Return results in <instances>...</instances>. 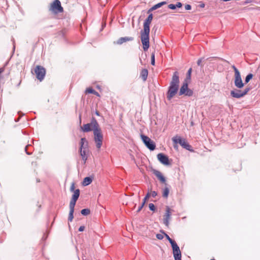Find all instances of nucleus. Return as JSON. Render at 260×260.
<instances>
[{"label":"nucleus","instance_id":"nucleus-1","mask_svg":"<svg viewBox=\"0 0 260 260\" xmlns=\"http://www.w3.org/2000/svg\"><path fill=\"white\" fill-rule=\"evenodd\" d=\"M152 19L153 15L151 13L145 20L143 24V29L141 31V40L144 51H147L149 48L150 24Z\"/></svg>","mask_w":260,"mask_h":260},{"label":"nucleus","instance_id":"nucleus-2","mask_svg":"<svg viewBox=\"0 0 260 260\" xmlns=\"http://www.w3.org/2000/svg\"><path fill=\"white\" fill-rule=\"evenodd\" d=\"M179 73L177 71L175 72L167 94V98L169 100H171L177 93L179 89Z\"/></svg>","mask_w":260,"mask_h":260},{"label":"nucleus","instance_id":"nucleus-3","mask_svg":"<svg viewBox=\"0 0 260 260\" xmlns=\"http://www.w3.org/2000/svg\"><path fill=\"white\" fill-rule=\"evenodd\" d=\"M79 195L80 190L79 189H76L74 191V193L72 195V199L70 203V213L68 219L71 222L73 220L74 218L73 213L74 212V207L76 205V203L79 198Z\"/></svg>","mask_w":260,"mask_h":260},{"label":"nucleus","instance_id":"nucleus-4","mask_svg":"<svg viewBox=\"0 0 260 260\" xmlns=\"http://www.w3.org/2000/svg\"><path fill=\"white\" fill-rule=\"evenodd\" d=\"M233 69L235 74H234V84L235 86L241 89L244 86V83L243 82L241 76L239 71L236 68V67L233 65L232 66Z\"/></svg>","mask_w":260,"mask_h":260},{"label":"nucleus","instance_id":"nucleus-5","mask_svg":"<svg viewBox=\"0 0 260 260\" xmlns=\"http://www.w3.org/2000/svg\"><path fill=\"white\" fill-rule=\"evenodd\" d=\"M99 127V125L94 118H92L91 122L84 124L81 128L83 132H88L91 131L94 132V129H98Z\"/></svg>","mask_w":260,"mask_h":260},{"label":"nucleus","instance_id":"nucleus-6","mask_svg":"<svg viewBox=\"0 0 260 260\" xmlns=\"http://www.w3.org/2000/svg\"><path fill=\"white\" fill-rule=\"evenodd\" d=\"M49 8V10L55 14L62 13L63 11V8L59 0L54 1L50 4Z\"/></svg>","mask_w":260,"mask_h":260},{"label":"nucleus","instance_id":"nucleus-7","mask_svg":"<svg viewBox=\"0 0 260 260\" xmlns=\"http://www.w3.org/2000/svg\"><path fill=\"white\" fill-rule=\"evenodd\" d=\"M93 134L96 147L98 149H100L102 145L103 141V136L101 128L99 127L98 129H94Z\"/></svg>","mask_w":260,"mask_h":260},{"label":"nucleus","instance_id":"nucleus-8","mask_svg":"<svg viewBox=\"0 0 260 260\" xmlns=\"http://www.w3.org/2000/svg\"><path fill=\"white\" fill-rule=\"evenodd\" d=\"M250 90V88L246 87L244 90L234 89L231 91V95L234 98L240 99L246 95Z\"/></svg>","mask_w":260,"mask_h":260},{"label":"nucleus","instance_id":"nucleus-9","mask_svg":"<svg viewBox=\"0 0 260 260\" xmlns=\"http://www.w3.org/2000/svg\"><path fill=\"white\" fill-rule=\"evenodd\" d=\"M172 140L175 144L179 143L180 145L186 149L191 151V146L187 142L185 139H181L179 136H176L172 138Z\"/></svg>","mask_w":260,"mask_h":260},{"label":"nucleus","instance_id":"nucleus-10","mask_svg":"<svg viewBox=\"0 0 260 260\" xmlns=\"http://www.w3.org/2000/svg\"><path fill=\"white\" fill-rule=\"evenodd\" d=\"M179 94L180 95L184 94L188 96L192 95L193 91L188 88L187 81H186V80H185L182 85L181 86L179 90Z\"/></svg>","mask_w":260,"mask_h":260},{"label":"nucleus","instance_id":"nucleus-11","mask_svg":"<svg viewBox=\"0 0 260 260\" xmlns=\"http://www.w3.org/2000/svg\"><path fill=\"white\" fill-rule=\"evenodd\" d=\"M141 138L146 147L150 150H154L155 149V143L148 137L141 135Z\"/></svg>","mask_w":260,"mask_h":260},{"label":"nucleus","instance_id":"nucleus-12","mask_svg":"<svg viewBox=\"0 0 260 260\" xmlns=\"http://www.w3.org/2000/svg\"><path fill=\"white\" fill-rule=\"evenodd\" d=\"M37 78L40 81L44 78L46 74V70L44 68L41 66H37L34 70Z\"/></svg>","mask_w":260,"mask_h":260},{"label":"nucleus","instance_id":"nucleus-13","mask_svg":"<svg viewBox=\"0 0 260 260\" xmlns=\"http://www.w3.org/2000/svg\"><path fill=\"white\" fill-rule=\"evenodd\" d=\"M171 246L175 260H181V251L177 243H176Z\"/></svg>","mask_w":260,"mask_h":260},{"label":"nucleus","instance_id":"nucleus-14","mask_svg":"<svg viewBox=\"0 0 260 260\" xmlns=\"http://www.w3.org/2000/svg\"><path fill=\"white\" fill-rule=\"evenodd\" d=\"M157 159L163 165L169 166L171 165L168 157L163 153H158L157 155Z\"/></svg>","mask_w":260,"mask_h":260},{"label":"nucleus","instance_id":"nucleus-15","mask_svg":"<svg viewBox=\"0 0 260 260\" xmlns=\"http://www.w3.org/2000/svg\"><path fill=\"white\" fill-rule=\"evenodd\" d=\"M171 209L168 206H167L166 207V213L164 215V223L167 226L169 225V220L171 218Z\"/></svg>","mask_w":260,"mask_h":260},{"label":"nucleus","instance_id":"nucleus-16","mask_svg":"<svg viewBox=\"0 0 260 260\" xmlns=\"http://www.w3.org/2000/svg\"><path fill=\"white\" fill-rule=\"evenodd\" d=\"M79 152L80 156L82 157V160L83 161V164H85L88 158V149H81L79 150Z\"/></svg>","mask_w":260,"mask_h":260},{"label":"nucleus","instance_id":"nucleus-17","mask_svg":"<svg viewBox=\"0 0 260 260\" xmlns=\"http://www.w3.org/2000/svg\"><path fill=\"white\" fill-rule=\"evenodd\" d=\"M85 149H88V142L85 138H82L80 140L79 150Z\"/></svg>","mask_w":260,"mask_h":260},{"label":"nucleus","instance_id":"nucleus-18","mask_svg":"<svg viewBox=\"0 0 260 260\" xmlns=\"http://www.w3.org/2000/svg\"><path fill=\"white\" fill-rule=\"evenodd\" d=\"M154 174L162 183H165L166 179L162 174L158 171H154Z\"/></svg>","mask_w":260,"mask_h":260},{"label":"nucleus","instance_id":"nucleus-19","mask_svg":"<svg viewBox=\"0 0 260 260\" xmlns=\"http://www.w3.org/2000/svg\"><path fill=\"white\" fill-rule=\"evenodd\" d=\"M133 40V38L132 37H122L118 40L117 41V44H122V43L126 42L127 41H132Z\"/></svg>","mask_w":260,"mask_h":260},{"label":"nucleus","instance_id":"nucleus-20","mask_svg":"<svg viewBox=\"0 0 260 260\" xmlns=\"http://www.w3.org/2000/svg\"><path fill=\"white\" fill-rule=\"evenodd\" d=\"M140 76L143 81H146L148 76V71L147 69H143L141 72Z\"/></svg>","mask_w":260,"mask_h":260},{"label":"nucleus","instance_id":"nucleus-21","mask_svg":"<svg viewBox=\"0 0 260 260\" xmlns=\"http://www.w3.org/2000/svg\"><path fill=\"white\" fill-rule=\"evenodd\" d=\"M167 3L166 2H160L159 3H158L155 5H154L149 10L148 12H150V11H153V10H155L159 8H160V7H161L162 6L166 4Z\"/></svg>","mask_w":260,"mask_h":260},{"label":"nucleus","instance_id":"nucleus-22","mask_svg":"<svg viewBox=\"0 0 260 260\" xmlns=\"http://www.w3.org/2000/svg\"><path fill=\"white\" fill-rule=\"evenodd\" d=\"M92 182V179L90 177H85L83 181V185L84 186H87L90 184Z\"/></svg>","mask_w":260,"mask_h":260},{"label":"nucleus","instance_id":"nucleus-23","mask_svg":"<svg viewBox=\"0 0 260 260\" xmlns=\"http://www.w3.org/2000/svg\"><path fill=\"white\" fill-rule=\"evenodd\" d=\"M166 237L167 239L169 241L171 245H173L174 244L176 243V242L174 240H173L167 234H166L164 232L160 231Z\"/></svg>","mask_w":260,"mask_h":260},{"label":"nucleus","instance_id":"nucleus-24","mask_svg":"<svg viewBox=\"0 0 260 260\" xmlns=\"http://www.w3.org/2000/svg\"><path fill=\"white\" fill-rule=\"evenodd\" d=\"M169 193V189L168 187H165L163 190L162 192V196L165 198H167Z\"/></svg>","mask_w":260,"mask_h":260},{"label":"nucleus","instance_id":"nucleus-25","mask_svg":"<svg viewBox=\"0 0 260 260\" xmlns=\"http://www.w3.org/2000/svg\"><path fill=\"white\" fill-rule=\"evenodd\" d=\"M81 213L83 215L86 216V215H89L90 213V211L89 209H84L81 211Z\"/></svg>","mask_w":260,"mask_h":260},{"label":"nucleus","instance_id":"nucleus-26","mask_svg":"<svg viewBox=\"0 0 260 260\" xmlns=\"http://www.w3.org/2000/svg\"><path fill=\"white\" fill-rule=\"evenodd\" d=\"M253 77L252 74H249L245 78V82L247 83Z\"/></svg>","mask_w":260,"mask_h":260},{"label":"nucleus","instance_id":"nucleus-27","mask_svg":"<svg viewBox=\"0 0 260 260\" xmlns=\"http://www.w3.org/2000/svg\"><path fill=\"white\" fill-rule=\"evenodd\" d=\"M150 197V193H149V192H148L146 196L144 198L143 203L142 204H143V205H145V203L146 202V201Z\"/></svg>","mask_w":260,"mask_h":260},{"label":"nucleus","instance_id":"nucleus-28","mask_svg":"<svg viewBox=\"0 0 260 260\" xmlns=\"http://www.w3.org/2000/svg\"><path fill=\"white\" fill-rule=\"evenodd\" d=\"M94 91L95 90L94 89H93L92 88L89 87V88H87L86 89L85 93H92V94H93Z\"/></svg>","mask_w":260,"mask_h":260},{"label":"nucleus","instance_id":"nucleus-29","mask_svg":"<svg viewBox=\"0 0 260 260\" xmlns=\"http://www.w3.org/2000/svg\"><path fill=\"white\" fill-rule=\"evenodd\" d=\"M191 72H192V69L191 68H190L188 70V72H187V77H186V79L185 80H186V81L187 80H190V76H191Z\"/></svg>","mask_w":260,"mask_h":260},{"label":"nucleus","instance_id":"nucleus-30","mask_svg":"<svg viewBox=\"0 0 260 260\" xmlns=\"http://www.w3.org/2000/svg\"><path fill=\"white\" fill-rule=\"evenodd\" d=\"M151 64L154 66L155 64V55L154 53H152L151 56Z\"/></svg>","mask_w":260,"mask_h":260},{"label":"nucleus","instance_id":"nucleus-31","mask_svg":"<svg viewBox=\"0 0 260 260\" xmlns=\"http://www.w3.org/2000/svg\"><path fill=\"white\" fill-rule=\"evenodd\" d=\"M149 209L151 211H154L155 210V207L154 205L152 203H150L149 204Z\"/></svg>","mask_w":260,"mask_h":260},{"label":"nucleus","instance_id":"nucleus-32","mask_svg":"<svg viewBox=\"0 0 260 260\" xmlns=\"http://www.w3.org/2000/svg\"><path fill=\"white\" fill-rule=\"evenodd\" d=\"M149 192L150 193V197L152 196L153 198H155L157 196V192L156 191H151V190H150Z\"/></svg>","mask_w":260,"mask_h":260},{"label":"nucleus","instance_id":"nucleus-33","mask_svg":"<svg viewBox=\"0 0 260 260\" xmlns=\"http://www.w3.org/2000/svg\"><path fill=\"white\" fill-rule=\"evenodd\" d=\"M156 238L159 240H162L164 238V234H157L156 235Z\"/></svg>","mask_w":260,"mask_h":260},{"label":"nucleus","instance_id":"nucleus-34","mask_svg":"<svg viewBox=\"0 0 260 260\" xmlns=\"http://www.w3.org/2000/svg\"><path fill=\"white\" fill-rule=\"evenodd\" d=\"M168 8L170 9L174 10L176 8L175 5L170 4L168 5Z\"/></svg>","mask_w":260,"mask_h":260},{"label":"nucleus","instance_id":"nucleus-35","mask_svg":"<svg viewBox=\"0 0 260 260\" xmlns=\"http://www.w3.org/2000/svg\"><path fill=\"white\" fill-rule=\"evenodd\" d=\"M202 60L203 58H200L198 59L197 61V64L199 66L203 67V64H202Z\"/></svg>","mask_w":260,"mask_h":260},{"label":"nucleus","instance_id":"nucleus-36","mask_svg":"<svg viewBox=\"0 0 260 260\" xmlns=\"http://www.w3.org/2000/svg\"><path fill=\"white\" fill-rule=\"evenodd\" d=\"M75 189V184L74 183H73L71 186V187H70V190L71 191H75L76 190H74Z\"/></svg>","mask_w":260,"mask_h":260},{"label":"nucleus","instance_id":"nucleus-37","mask_svg":"<svg viewBox=\"0 0 260 260\" xmlns=\"http://www.w3.org/2000/svg\"><path fill=\"white\" fill-rule=\"evenodd\" d=\"M4 68H0V79H1L2 78V74L4 72Z\"/></svg>","mask_w":260,"mask_h":260},{"label":"nucleus","instance_id":"nucleus-38","mask_svg":"<svg viewBox=\"0 0 260 260\" xmlns=\"http://www.w3.org/2000/svg\"><path fill=\"white\" fill-rule=\"evenodd\" d=\"M176 8H181L182 6V4L180 2H178L176 5Z\"/></svg>","mask_w":260,"mask_h":260},{"label":"nucleus","instance_id":"nucleus-39","mask_svg":"<svg viewBox=\"0 0 260 260\" xmlns=\"http://www.w3.org/2000/svg\"><path fill=\"white\" fill-rule=\"evenodd\" d=\"M176 8H181L182 6V4L180 2H178L176 5Z\"/></svg>","mask_w":260,"mask_h":260},{"label":"nucleus","instance_id":"nucleus-40","mask_svg":"<svg viewBox=\"0 0 260 260\" xmlns=\"http://www.w3.org/2000/svg\"><path fill=\"white\" fill-rule=\"evenodd\" d=\"M185 8L186 10H189L191 9V6L190 5H186L185 6Z\"/></svg>","mask_w":260,"mask_h":260},{"label":"nucleus","instance_id":"nucleus-41","mask_svg":"<svg viewBox=\"0 0 260 260\" xmlns=\"http://www.w3.org/2000/svg\"><path fill=\"white\" fill-rule=\"evenodd\" d=\"M84 230H85V226H81L79 228V231H80V232H82V231H83Z\"/></svg>","mask_w":260,"mask_h":260},{"label":"nucleus","instance_id":"nucleus-42","mask_svg":"<svg viewBox=\"0 0 260 260\" xmlns=\"http://www.w3.org/2000/svg\"><path fill=\"white\" fill-rule=\"evenodd\" d=\"M144 206V205H143V204H141V205L139 207V208H138V210H137V212H139L141 209L143 208V206Z\"/></svg>","mask_w":260,"mask_h":260},{"label":"nucleus","instance_id":"nucleus-43","mask_svg":"<svg viewBox=\"0 0 260 260\" xmlns=\"http://www.w3.org/2000/svg\"><path fill=\"white\" fill-rule=\"evenodd\" d=\"M252 2V0H246L245 2H244V4H249Z\"/></svg>","mask_w":260,"mask_h":260},{"label":"nucleus","instance_id":"nucleus-44","mask_svg":"<svg viewBox=\"0 0 260 260\" xmlns=\"http://www.w3.org/2000/svg\"><path fill=\"white\" fill-rule=\"evenodd\" d=\"M93 94L96 95L98 96H100L99 93L97 91H96L95 90L94 91Z\"/></svg>","mask_w":260,"mask_h":260},{"label":"nucleus","instance_id":"nucleus-45","mask_svg":"<svg viewBox=\"0 0 260 260\" xmlns=\"http://www.w3.org/2000/svg\"><path fill=\"white\" fill-rule=\"evenodd\" d=\"M200 7H202V8H204L205 7V4H202L200 5Z\"/></svg>","mask_w":260,"mask_h":260},{"label":"nucleus","instance_id":"nucleus-46","mask_svg":"<svg viewBox=\"0 0 260 260\" xmlns=\"http://www.w3.org/2000/svg\"><path fill=\"white\" fill-rule=\"evenodd\" d=\"M96 115H99L98 112H96Z\"/></svg>","mask_w":260,"mask_h":260}]
</instances>
